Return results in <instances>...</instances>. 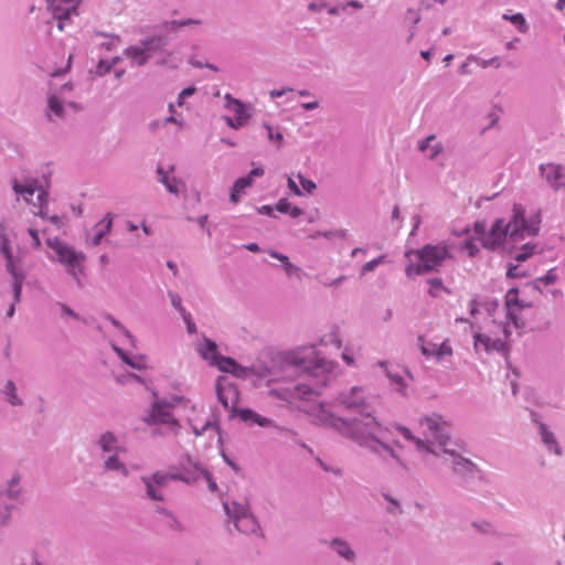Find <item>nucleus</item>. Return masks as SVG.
I'll return each mask as SVG.
<instances>
[{
    "label": "nucleus",
    "mask_w": 565,
    "mask_h": 565,
    "mask_svg": "<svg viewBox=\"0 0 565 565\" xmlns=\"http://www.w3.org/2000/svg\"><path fill=\"white\" fill-rule=\"evenodd\" d=\"M224 510L234 523L238 518L246 516L248 513H250L245 504L237 502L224 503Z\"/></svg>",
    "instance_id": "obj_34"
},
{
    "label": "nucleus",
    "mask_w": 565,
    "mask_h": 565,
    "mask_svg": "<svg viewBox=\"0 0 565 565\" xmlns=\"http://www.w3.org/2000/svg\"><path fill=\"white\" fill-rule=\"evenodd\" d=\"M52 115L56 116L57 118L63 119L65 116V109L63 106L62 100L56 97L55 95H52L47 99V111H46V118L49 121H53Z\"/></svg>",
    "instance_id": "obj_32"
},
{
    "label": "nucleus",
    "mask_w": 565,
    "mask_h": 565,
    "mask_svg": "<svg viewBox=\"0 0 565 565\" xmlns=\"http://www.w3.org/2000/svg\"><path fill=\"white\" fill-rule=\"evenodd\" d=\"M504 20L510 21L512 24H514L518 30L522 33H525L527 31V23L525 21V18L522 13H515V14H507L504 13L502 15Z\"/></svg>",
    "instance_id": "obj_41"
},
{
    "label": "nucleus",
    "mask_w": 565,
    "mask_h": 565,
    "mask_svg": "<svg viewBox=\"0 0 565 565\" xmlns=\"http://www.w3.org/2000/svg\"><path fill=\"white\" fill-rule=\"evenodd\" d=\"M140 480L145 486L146 499L154 502L164 501L166 495L163 489L167 488L170 481L166 471L159 470L148 476H141Z\"/></svg>",
    "instance_id": "obj_9"
},
{
    "label": "nucleus",
    "mask_w": 565,
    "mask_h": 565,
    "mask_svg": "<svg viewBox=\"0 0 565 565\" xmlns=\"http://www.w3.org/2000/svg\"><path fill=\"white\" fill-rule=\"evenodd\" d=\"M266 130H267V137L269 140L271 141H276V142H281L284 137H282V134L281 132H274L271 126H269L268 124H265L264 125Z\"/></svg>",
    "instance_id": "obj_62"
},
{
    "label": "nucleus",
    "mask_w": 565,
    "mask_h": 565,
    "mask_svg": "<svg viewBox=\"0 0 565 565\" xmlns=\"http://www.w3.org/2000/svg\"><path fill=\"white\" fill-rule=\"evenodd\" d=\"M46 245L54 254L49 255V258L65 266L67 274L71 275L78 285H81L78 274L83 271L82 263L86 258L85 254L76 250L74 247L57 237L47 238Z\"/></svg>",
    "instance_id": "obj_5"
},
{
    "label": "nucleus",
    "mask_w": 565,
    "mask_h": 565,
    "mask_svg": "<svg viewBox=\"0 0 565 565\" xmlns=\"http://www.w3.org/2000/svg\"><path fill=\"white\" fill-rule=\"evenodd\" d=\"M337 405L343 409L355 413L354 417H340L321 409L320 419L331 426L342 436L352 439L360 447L366 448L375 455L387 452L404 470H408L407 463L394 451L386 441L387 429L373 415L370 395L362 386H352L341 392L337 397Z\"/></svg>",
    "instance_id": "obj_1"
},
{
    "label": "nucleus",
    "mask_w": 565,
    "mask_h": 565,
    "mask_svg": "<svg viewBox=\"0 0 565 565\" xmlns=\"http://www.w3.org/2000/svg\"><path fill=\"white\" fill-rule=\"evenodd\" d=\"M3 399L13 407L24 405L23 398L19 395L17 384L12 380H7L0 388Z\"/></svg>",
    "instance_id": "obj_23"
},
{
    "label": "nucleus",
    "mask_w": 565,
    "mask_h": 565,
    "mask_svg": "<svg viewBox=\"0 0 565 565\" xmlns=\"http://www.w3.org/2000/svg\"><path fill=\"white\" fill-rule=\"evenodd\" d=\"M111 65L107 60H100L95 68V75L105 76L111 71Z\"/></svg>",
    "instance_id": "obj_56"
},
{
    "label": "nucleus",
    "mask_w": 565,
    "mask_h": 565,
    "mask_svg": "<svg viewBox=\"0 0 565 565\" xmlns=\"http://www.w3.org/2000/svg\"><path fill=\"white\" fill-rule=\"evenodd\" d=\"M468 61H473V62L478 63L482 68H487L489 66H494V67L499 68L501 66V62L498 56H494L490 60H482L475 54H470L468 56Z\"/></svg>",
    "instance_id": "obj_43"
},
{
    "label": "nucleus",
    "mask_w": 565,
    "mask_h": 565,
    "mask_svg": "<svg viewBox=\"0 0 565 565\" xmlns=\"http://www.w3.org/2000/svg\"><path fill=\"white\" fill-rule=\"evenodd\" d=\"M162 29H164L167 32H178L181 28L179 25V20H171L163 22Z\"/></svg>",
    "instance_id": "obj_64"
},
{
    "label": "nucleus",
    "mask_w": 565,
    "mask_h": 565,
    "mask_svg": "<svg viewBox=\"0 0 565 565\" xmlns=\"http://www.w3.org/2000/svg\"><path fill=\"white\" fill-rule=\"evenodd\" d=\"M461 248L468 253L470 257H476L479 253V247L475 243L473 238H468L462 243Z\"/></svg>",
    "instance_id": "obj_52"
},
{
    "label": "nucleus",
    "mask_w": 565,
    "mask_h": 565,
    "mask_svg": "<svg viewBox=\"0 0 565 565\" xmlns=\"http://www.w3.org/2000/svg\"><path fill=\"white\" fill-rule=\"evenodd\" d=\"M541 222L542 218L539 211L526 217L524 207L519 203H514L510 221L505 223L502 218L497 220L483 237L482 247L494 250L505 239L518 243L526 237L536 236L540 232Z\"/></svg>",
    "instance_id": "obj_2"
},
{
    "label": "nucleus",
    "mask_w": 565,
    "mask_h": 565,
    "mask_svg": "<svg viewBox=\"0 0 565 565\" xmlns=\"http://www.w3.org/2000/svg\"><path fill=\"white\" fill-rule=\"evenodd\" d=\"M472 526L483 534H489V535L497 534L494 526L490 522H487V521L473 522Z\"/></svg>",
    "instance_id": "obj_50"
},
{
    "label": "nucleus",
    "mask_w": 565,
    "mask_h": 565,
    "mask_svg": "<svg viewBox=\"0 0 565 565\" xmlns=\"http://www.w3.org/2000/svg\"><path fill=\"white\" fill-rule=\"evenodd\" d=\"M6 269L12 277L13 299H14V303H18L21 300V294H22L23 282L25 279V274L22 270L21 263L14 264V265H12V267H6Z\"/></svg>",
    "instance_id": "obj_20"
},
{
    "label": "nucleus",
    "mask_w": 565,
    "mask_h": 565,
    "mask_svg": "<svg viewBox=\"0 0 565 565\" xmlns=\"http://www.w3.org/2000/svg\"><path fill=\"white\" fill-rule=\"evenodd\" d=\"M22 494L21 478L14 475L8 480L6 487L0 491V500L7 498L11 501H18Z\"/></svg>",
    "instance_id": "obj_25"
},
{
    "label": "nucleus",
    "mask_w": 565,
    "mask_h": 565,
    "mask_svg": "<svg viewBox=\"0 0 565 565\" xmlns=\"http://www.w3.org/2000/svg\"><path fill=\"white\" fill-rule=\"evenodd\" d=\"M237 531L244 534H256L260 526L252 513H248L246 516L238 518L234 523Z\"/></svg>",
    "instance_id": "obj_28"
},
{
    "label": "nucleus",
    "mask_w": 565,
    "mask_h": 565,
    "mask_svg": "<svg viewBox=\"0 0 565 565\" xmlns=\"http://www.w3.org/2000/svg\"><path fill=\"white\" fill-rule=\"evenodd\" d=\"M479 307L480 310L482 309L486 311L489 317H493L494 312L499 308V301L492 298L481 299L479 300Z\"/></svg>",
    "instance_id": "obj_42"
},
{
    "label": "nucleus",
    "mask_w": 565,
    "mask_h": 565,
    "mask_svg": "<svg viewBox=\"0 0 565 565\" xmlns=\"http://www.w3.org/2000/svg\"><path fill=\"white\" fill-rule=\"evenodd\" d=\"M530 274L520 267L519 264L509 263L507 268V277L508 278H523L527 277Z\"/></svg>",
    "instance_id": "obj_44"
},
{
    "label": "nucleus",
    "mask_w": 565,
    "mask_h": 565,
    "mask_svg": "<svg viewBox=\"0 0 565 565\" xmlns=\"http://www.w3.org/2000/svg\"><path fill=\"white\" fill-rule=\"evenodd\" d=\"M507 309V319L513 323L516 329L523 328L525 326L524 321L520 318L519 313L515 311L514 307H505Z\"/></svg>",
    "instance_id": "obj_47"
},
{
    "label": "nucleus",
    "mask_w": 565,
    "mask_h": 565,
    "mask_svg": "<svg viewBox=\"0 0 565 565\" xmlns=\"http://www.w3.org/2000/svg\"><path fill=\"white\" fill-rule=\"evenodd\" d=\"M79 0H47L53 19L57 20V29L63 31L72 15H77Z\"/></svg>",
    "instance_id": "obj_10"
},
{
    "label": "nucleus",
    "mask_w": 565,
    "mask_h": 565,
    "mask_svg": "<svg viewBox=\"0 0 565 565\" xmlns=\"http://www.w3.org/2000/svg\"><path fill=\"white\" fill-rule=\"evenodd\" d=\"M384 262V256H380L374 258L367 263H365L361 268V275H365L369 271H373L380 264Z\"/></svg>",
    "instance_id": "obj_54"
},
{
    "label": "nucleus",
    "mask_w": 565,
    "mask_h": 565,
    "mask_svg": "<svg viewBox=\"0 0 565 565\" xmlns=\"http://www.w3.org/2000/svg\"><path fill=\"white\" fill-rule=\"evenodd\" d=\"M234 412L243 422H252L260 427H270L274 424L271 419L264 417L249 408L234 409Z\"/></svg>",
    "instance_id": "obj_27"
},
{
    "label": "nucleus",
    "mask_w": 565,
    "mask_h": 565,
    "mask_svg": "<svg viewBox=\"0 0 565 565\" xmlns=\"http://www.w3.org/2000/svg\"><path fill=\"white\" fill-rule=\"evenodd\" d=\"M383 499L387 502V505L385 508L386 512L393 516H398L403 514V508L401 502L393 498L390 493L383 492L382 493Z\"/></svg>",
    "instance_id": "obj_36"
},
{
    "label": "nucleus",
    "mask_w": 565,
    "mask_h": 565,
    "mask_svg": "<svg viewBox=\"0 0 565 565\" xmlns=\"http://www.w3.org/2000/svg\"><path fill=\"white\" fill-rule=\"evenodd\" d=\"M145 423L149 426L164 425L174 433L180 428L179 420L172 415L167 399L154 401L151 404L150 412L145 417Z\"/></svg>",
    "instance_id": "obj_8"
},
{
    "label": "nucleus",
    "mask_w": 565,
    "mask_h": 565,
    "mask_svg": "<svg viewBox=\"0 0 565 565\" xmlns=\"http://www.w3.org/2000/svg\"><path fill=\"white\" fill-rule=\"evenodd\" d=\"M419 425L425 436L423 440H430L439 456L445 451H450V448H448L450 443L449 426L441 415L436 413L426 415L419 419Z\"/></svg>",
    "instance_id": "obj_6"
},
{
    "label": "nucleus",
    "mask_w": 565,
    "mask_h": 565,
    "mask_svg": "<svg viewBox=\"0 0 565 565\" xmlns=\"http://www.w3.org/2000/svg\"><path fill=\"white\" fill-rule=\"evenodd\" d=\"M406 257L415 256L416 262L411 260L405 274L408 278L438 271L443 263L451 257L448 246L445 243L436 245L427 244L418 249H412L405 254Z\"/></svg>",
    "instance_id": "obj_4"
},
{
    "label": "nucleus",
    "mask_w": 565,
    "mask_h": 565,
    "mask_svg": "<svg viewBox=\"0 0 565 565\" xmlns=\"http://www.w3.org/2000/svg\"><path fill=\"white\" fill-rule=\"evenodd\" d=\"M322 543L348 564L353 565L358 562V554L347 540L337 536L331 540H324Z\"/></svg>",
    "instance_id": "obj_16"
},
{
    "label": "nucleus",
    "mask_w": 565,
    "mask_h": 565,
    "mask_svg": "<svg viewBox=\"0 0 565 565\" xmlns=\"http://www.w3.org/2000/svg\"><path fill=\"white\" fill-rule=\"evenodd\" d=\"M537 280H540L546 286L555 284L557 280V274L555 271V268L550 269L545 276L539 277Z\"/></svg>",
    "instance_id": "obj_57"
},
{
    "label": "nucleus",
    "mask_w": 565,
    "mask_h": 565,
    "mask_svg": "<svg viewBox=\"0 0 565 565\" xmlns=\"http://www.w3.org/2000/svg\"><path fill=\"white\" fill-rule=\"evenodd\" d=\"M195 93L194 87H186L183 88L178 96V105L181 106L183 104V100L190 96H192Z\"/></svg>",
    "instance_id": "obj_63"
},
{
    "label": "nucleus",
    "mask_w": 565,
    "mask_h": 565,
    "mask_svg": "<svg viewBox=\"0 0 565 565\" xmlns=\"http://www.w3.org/2000/svg\"><path fill=\"white\" fill-rule=\"evenodd\" d=\"M540 177L555 192L565 190L564 167L561 163L547 162L539 166Z\"/></svg>",
    "instance_id": "obj_12"
},
{
    "label": "nucleus",
    "mask_w": 565,
    "mask_h": 565,
    "mask_svg": "<svg viewBox=\"0 0 565 565\" xmlns=\"http://www.w3.org/2000/svg\"><path fill=\"white\" fill-rule=\"evenodd\" d=\"M225 107L235 115L233 118L224 117L225 122L231 128L238 129L247 122L249 115L246 111L245 105L241 100L232 97L231 94L225 95Z\"/></svg>",
    "instance_id": "obj_14"
},
{
    "label": "nucleus",
    "mask_w": 565,
    "mask_h": 565,
    "mask_svg": "<svg viewBox=\"0 0 565 565\" xmlns=\"http://www.w3.org/2000/svg\"><path fill=\"white\" fill-rule=\"evenodd\" d=\"M380 365L385 369V374L390 379L391 384L394 386V390L402 395H406L407 384L405 382V377H404L403 373H406L407 375H409L408 372H406L404 370H402V372L394 371V370L390 369L387 366V363L384 361L380 362Z\"/></svg>",
    "instance_id": "obj_24"
},
{
    "label": "nucleus",
    "mask_w": 565,
    "mask_h": 565,
    "mask_svg": "<svg viewBox=\"0 0 565 565\" xmlns=\"http://www.w3.org/2000/svg\"><path fill=\"white\" fill-rule=\"evenodd\" d=\"M174 169L175 167L173 164H171L168 170L159 166L157 167L156 172L158 175V182L164 185L170 194L178 196L185 191L186 185L181 179L170 175L174 172Z\"/></svg>",
    "instance_id": "obj_15"
},
{
    "label": "nucleus",
    "mask_w": 565,
    "mask_h": 565,
    "mask_svg": "<svg viewBox=\"0 0 565 565\" xmlns=\"http://www.w3.org/2000/svg\"><path fill=\"white\" fill-rule=\"evenodd\" d=\"M445 455H449L451 460L452 470L456 475L461 477L463 481L472 479L479 471L478 466L470 459L462 457L459 452L454 449L445 451Z\"/></svg>",
    "instance_id": "obj_13"
},
{
    "label": "nucleus",
    "mask_w": 565,
    "mask_h": 565,
    "mask_svg": "<svg viewBox=\"0 0 565 565\" xmlns=\"http://www.w3.org/2000/svg\"><path fill=\"white\" fill-rule=\"evenodd\" d=\"M97 445L104 452L115 454L122 450V448L118 445L117 436L111 431L102 434Z\"/></svg>",
    "instance_id": "obj_29"
},
{
    "label": "nucleus",
    "mask_w": 565,
    "mask_h": 565,
    "mask_svg": "<svg viewBox=\"0 0 565 565\" xmlns=\"http://www.w3.org/2000/svg\"><path fill=\"white\" fill-rule=\"evenodd\" d=\"M537 245L533 243L524 244L514 255V260L516 263H523L527 260L536 249Z\"/></svg>",
    "instance_id": "obj_39"
},
{
    "label": "nucleus",
    "mask_w": 565,
    "mask_h": 565,
    "mask_svg": "<svg viewBox=\"0 0 565 565\" xmlns=\"http://www.w3.org/2000/svg\"><path fill=\"white\" fill-rule=\"evenodd\" d=\"M201 478H204L206 480L209 490L211 492H215L217 490L216 482L213 480L211 473L206 469H204V468H203V472L201 475Z\"/></svg>",
    "instance_id": "obj_61"
},
{
    "label": "nucleus",
    "mask_w": 565,
    "mask_h": 565,
    "mask_svg": "<svg viewBox=\"0 0 565 565\" xmlns=\"http://www.w3.org/2000/svg\"><path fill=\"white\" fill-rule=\"evenodd\" d=\"M284 269H285L287 276H289V277L296 276L297 278L301 279V277L303 275V271L301 270V268L296 266L292 263L285 265Z\"/></svg>",
    "instance_id": "obj_58"
},
{
    "label": "nucleus",
    "mask_w": 565,
    "mask_h": 565,
    "mask_svg": "<svg viewBox=\"0 0 565 565\" xmlns=\"http://www.w3.org/2000/svg\"><path fill=\"white\" fill-rule=\"evenodd\" d=\"M113 225V218L110 214H107L102 221H99L96 226L95 231L99 233H104V235L108 234L111 230Z\"/></svg>",
    "instance_id": "obj_49"
},
{
    "label": "nucleus",
    "mask_w": 565,
    "mask_h": 565,
    "mask_svg": "<svg viewBox=\"0 0 565 565\" xmlns=\"http://www.w3.org/2000/svg\"><path fill=\"white\" fill-rule=\"evenodd\" d=\"M301 186L308 192L312 193L317 185L312 180L306 179L302 174H298Z\"/></svg>",
    "instance_id": "obj_60"
},
{
    "label": "nucleus",
    "mask_w": 565,
    "mask_h": 565,
    "mask_svg": "<svg viewBox=\"0 0 565 565\" xmlns=\"http://www.w3.org/2000/svg\"><path fill=\"white\" fill-rule=\"evenodd\" d=\"M168 297L170 299L172 307L180 313L181 317L188 313L186 309L182 305L181 297L177 292L169 290Z\"/></svg>",
    "instance_id": "obj_45"
},
{
    "label": "nucleus",
    "mask_w": 565,
    "mask_h": 565,
    "mask_svg": "<svg viewBox=\"0 0 565 565\" xmlns=\"http://www.w3.org/2000/svg\"><path fill=\"white\" fill-rule=\"evenodd\" d=\"M216 395L220 403L225 408L234 409L238 403V390L236 385L227 380H218L216 383Z\"/></svg>",
    "instance_id": "obj_17"
},
{
    "label": "nucleus",
    "mask_w": 565,
    "mask_h": 565,
    "mask_svg": "<svg viewBox=\"0 0 565 565\" xmlns=\"http://www.w3.org/2000/svg\"><path fill=\"white\" fill-rule=\"evenodd\" d=\"M250 185H252L250 177L238 178L234 182V184L231 189L230 201L234 204L238 203L241 200L242 193L245 191V189L249 188Z\"/></svg>",
    "instance_id": "obj_33"
},
{
    "label": "nucleus",
    "mask_w": 565,
    "mask_h": 565,
    "mask_svg": "<svg viewBox=\"0 0 565 565\" xmlns=\"http://www.w3.org/2000/svg\"><path fill=\"white\" fill-rule=\"evenodd\" d=\"M97 35L108 38V42H103L100 44L102 47L106 49L107 51H111L116 47L117 43L120 42V36L116 34H106L104 32H97Z\"/></svg>",
    "instance_id": "obj_48"
},
{
    "label": "nucleus",
    "mask_w": 565,
    "mask_h": 565,
    "mask_svg": "<svg viewBox=\"0 0 565 565\" xmlns=\"http://www.w3.org/2000/svg\"><path fill=\"white\" fill-rule=\"evenodd\" d=\"M213 366H217L223 372H232L238 366V364L234 359L221 354L216 358Z\"/></svg>",
    "instance_id": "obj_40"
},
{
    "label": "nucleus",
    "mask_w": 565,
    "mask_h": 565,
    "mask_svg": "<svg viewBox=\"0 0 565 565\" xmlns=\"http://www.w3.org/2000/svg\"><path fill=\"white\" fill-rule=\"evenodd\" d=\"M473 232L475 235L482 241L488 233L486 222H476L473 226Z\"/></svg>",
    "instance_id": "obj_59"
},
{
    "label": "nucleus",
    "mask_w": 565,
    "mask_h": 565,
    "mask_svg": "<svg viewBox=\"0 0 565 565\" xmlns=\"http://www.w3.org/2000/svg\"><path fill=\"white\" fill-rule=\"evenodd\" d=\"M13 190L18 195L22 196L25 201H29V198L35 192V181L21 184L14 180Z\"/></svg>",
    "instance_id": "obj_37"
},
{
    "label": "nucleus",
    "mask_w": 565,
    "mask_h": 565,
    "mask_svg": "<svg viewBox=\"0 0 565 565\" xmlns=\"http://www.w3.org/2000/svg\"><path fill=\"white\" fill-rule=\"evenodd\" d=\"M202 472L203 467L192 461L190 457H186V465L182 463L180 467H174L170 471H166V475H168L170 481L173 480L186 484H194L200 480Z\"/></svg>",
    "instance_id": "obj_11"
},
{
    "label": "nucleus",
    "mask_w": 565,
    "mask_h": 565,
    "mask_svg": "<svg viewBox=\"0 0 565 565\" xmlns=\"http://www.w3.org/2000/svg\"><path fill=\"white\" fill-rule=\"evenodd\" d=\"M519 289L511 288L505 295V307H514L515 303H519Z\"/></svg>",
    "instance_id": "obj_55"
},
{
    "label": "nucleus",
    "mask_w": 565,
    "mask_h": 565,
    "mask_svg": "<svg viewBox=\"0 0 565 565\" xmlns=\"http://www.w3.org/2000/svg\"><path fill=\"white\" fill-rule=\"evenodd\" d=\"M0 254L6 260V267H12V265L20 264L22 262L19 255H13L6 220L0 221Z\"/></svg>",
    "instance_id": "obj_18"
},
{
    "label": "nucleus",
    "mask_w": 565,
    "mask_h": 565,
    "mask_svg": "<svg viewBox=\"0 0 565 565\" xmlns=\"http://www.w3.org/2000/svg\"><path fill=\"white\" fill-rule=\"evenodd\" d=\"M113 350L117 353V355L120 358V360L129 365L130 367L141 371L146 369L145 358L138 356V358H131L128 355L126 351L120 349L119 347L111 344Z\"/></svg>",
    "instance_id": "obj_30"
},
{
    "label": "nucleus",
    "mask_w": 565,
    "mask_h": 565,
    "mask_svg": "<svg viewBox=\"0 0 565 565\" xmlns=\"http://www.w3.org/2000/svg\"><path fill=\"white\" fill-rule=\"evenodd\" d=\"M396 429L404 436L405 439L413 441L418 451L427 452L439 457V452L433 447L430 440H423V438L415 437L413 433L405 426H396Z\"/></svg>",
    "instance_id": "obj_22"
},
{
    "label": "nucleus",
    "mask_w": 565,
    "mask_h": 565,
    "mask_svg": "<svg viewBox=\"0 0 565 565\" xmlns=\"http://www.w3.org/2000/svg\"><path fill=\"white\" fill-rule=\"evenodd\" d=\"M430 347H434V354L435 356L440 360L444 356L451 355L452 349L448 342H443L440 345L437 344H430Z\"/></svg>",
    "instance_id": "obj_46"
},
{
    "label": "nucleus",
    "mask_w": 565,
    "mask_h": 565,
    "mask_svg": "<svg viewBox=\"0 0 565 565\" xmlns=\"http://www.w3.org/2000/svg\"><path fill=\"white\" fill-rule=\"evenodd\" d=\"M198 352L204 360L209 361L211 365H213L216 358L221 355L217 352V344L209 338H204L199 344Z\"/></svg>",
    "instance_id": "obj_26"
},
{
    "label": "nucleus",
    "mask_w": 565,
    "mask_h": 565,
    "mask_svg": "<svg viewBox=\"0 0 565 565\" xmlns=\"http://www.w3.org/2000/svg\"><path fill=\"white\" fill-rule=\"evenodd\" d=\"M285 363L295 372H299L303 375L307 374L317 380L316 385H297V390L301 394L319 395L321 393V387L326 385L331 372L330 362L319 358L313 347H303L288 352L285 356Z\"/></svg>",
    "instance_id": "obj_3"
},
{
    "label": "nucleus",
    "mask_w": 565,
    "mask_h": 565,
    "mask_svg": "<svg viewBox=\"0 0 565 565\" xmlns=\"http://www.w3.org/2000/svg\"><path fill=\"white\" fill-rule=\"evenodd\" d=\"M537 433L541 443L548 454H553L557 457L563 455V449L556 438V435L544 423H539Z\"/></svg>",
    "instance_id": "obj_19"
},
{
    "label": "nucleus",
    "mask_w": 565,
    "mask_h": 565,
    "mask_svg": "<svg viewBox=\"0 0 565 565\" xmlns=\"http://www.w3.org/2000/svg\"><path fill=\"white\" fill-rule=\"evenodd\" d=\"M473 345L476 350H479V348L482 347L486 352H500L503 351L505 347L501 339H491L490 337L479 332L473 335Z\"/></svg>",
    "instance_id": "obj_21"
},
{
    "label": "nucleus",
    "mask_w": 565,
    "mask_h": 565,
    "mask_svg": "<svg viewBox=\"0 0 565 565\" xmlns=\"http://www.w3.org/2000/svg\"><path fill=\"white\" fill-rule=\"evenodd\" d=\"M168 44V39L160 34L145 38L139 45H130L124 50V55L136 66H143L151 56Z\"/></svg>",
    "instance_id": "obj_7"
},
{
    "label": "nucleus",
    "mask_w": 565,
    "mask_h": 565,
    "mask_svg": "<svg viewBox=\"0 0 565 565\" xmlns=\"http://www.w3.org/2000/svg\"><path fill=\"white\" fill-rule=\"evenodd\" d=\"M162 524L170 531L182 534L185 531L184 524L179 518L170 512L166 518L161 519Z\"/></svg>",
    "instance_id": "obj_35"
},
{
    "label": "nucleus",
    "mask_w": 565,
    "mask_h": 565,
    "mask_svg": "<svg viewBox=\"0 0 565 565\" xmlns=\"http://www.w3.org/2000/svg\"><path fill=\"white\" fill-rule=\"evenodd\" d=\"M12 505L0 503V526L7 525L11 516Z\"/></svg>",
    "instance_id": "obj_53"
},
{
    "label": "nucleus",
    "mask_w": 565,
    "mask_h": 565,
    "mask_svg": "<svg viewBox=\"0 0 565 565\" xmlns=\"http://www.w3.org/2000/svg\"><path fill=\"white\" fill-rule=\"evenodd\" d=\"M106 319L111 323L113 327H115L128 341L129 343L135 347L136 345V338L132 335V333L114 316L107 315Z\"/></svg>",
    "instance_id": "obj_38"
},
{
    "label": "nucleus",
    "mask_w": 565,
    "mask_h": 565,
    "mask_svg": "<svg viewBox=\"0 0 565 565\" xmlns=\"http://www.w3.org/2000/svg\"><path fill=\"white\" fill-rule=\"evenodd\" d=\"M428 284L430 285L429 295L433 297L437 296V290H444L446 292H449V290L444 286V282L440 278H431L428 280Z\"/></svg>",
    "instance_id": "obj_51"
},
{
    "label": "nucleus",
    "mask_w": 565,
    "mask_h": 565,
    "mask_svg": "<svg viewBox=\"0 0 565 565\" xmlns=\"http://www.w3.org/2000/svg\"><path fill=\"white\" fill-rule=\"evenodd\" d=\"M104 470L105 471H117L121 473L124 477L129 476V470L126 465L119 459L118 452H115L108 456L104 460Z\"/></svg>",
    "instance_id": "obj_31"
}]
</instances>
